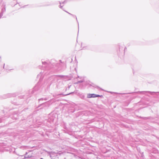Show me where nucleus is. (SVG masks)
<instances>
[{"label":"nucleus","instance_id":"1","mask_svg":"<svg viewBox=\"0 0 159 159\" xmlns=\"http://www.w3.org/2000/svg\"><path fill=\"white\" fill-rule=\"evenodd\" d=\"M45 71H43V73L41 72L37 76V77L39 79V81L38 83L35 85L34 88V90H36L38 87L39 85L40 84V82L42 80L43 77L44 75H47Z\"/></svg>","mask_w":159,"mask_h":159},{"label":"nucleus","instance_id":"2","mask_svg":"<svg viewBox=\"0 0 159 159\" xmlns=\"http://www.w3.org/2000/svg\"><path fill=\"white\" fill-rule=\"evenodd\" d=\"M6 11V8L5 7L2 8L1 10V12L0 14V18H1L3 15L4 12Z\"/></svg>","mask_w":159,"mask_h":159},{"label":"nucleus","instance_id":"3","mask_svg":"<svg viewBox=\"0 0 159 159\" xmlns=\"http://www.w3.org/2000/svg\"><path fill=\"white\" fill-rule=\"evenodd\" d=\"M139 93L141 94H146V93H148L150 94H151L152 95V94L154 93V92H151L150 91H141V92H139Z\"/></svg>","mask_w":159,"mask_h":159},{"label":"nucleus","instance_id":"4","mask_svg":"<svg viewBox=\"0 0 159 159\" xmlns=\"http://www.w3.org/2000/svg\"><path fill=\"white\" fill-rule=\"evenodd\" d=\"M88 98H95V94H88L87 95Z\"/></svg>","mask_w":159,"mask_h":159},{"label":"nucleus","instance_id":"5","mask_svg":"<svg viewBox=\"0 0 159 159\" xmlns=\"http://www.w3.org/2000/svg\"><path fill=\"white\" fill-rule=\"evenodd\" d=\"M42 63L43 65V66L44 67L45 66H47L48 65V63L46 61H42Z\"/></svg>","mask_w":159,"mask_h":159},{"label":"nucleus","instance_id":"6","mask_svg":"<svg viewBox=\"0 0 159 159\" xmlns=\"http://www.w3.org/2000/svg\"><path fill=\"white\" fill-rule=\"evenodd\" d=\"M80 98L82 99H84L85 97V95L83 93L79 94V95Z\"/></svg>","mask_w":159,"mask_h":159},{"label":"nucleus","instance_id":"7","mask_svg":"<svg viewBox=\"0 0 159 159\" xmlns=\"http://www.w3.org/2000/svg\"><path fill=\"white\" fill-rule=\"evenodd\" d=\"M84 81V80H80V81H77L75 83V84H79L80 83H82Z\"/></svg>","mask_w":159,"mask_h":159},{"label":"nucleus","instance_id":"8","mask_svg":"<svg viewBox=\"0 0 159 159\" xmlns=\"http://www.w3.org/2000/svg\"><path fill=\"white\" fill-rule=\"evenodd\" d=\"M56 77L60 78H62L64 77V76L63 75H56Z\"/></svg>","mask_w":159,"mask_h":159},{"label":"nucleus","instance_id":"9","mask_svg":"<svg viewBox=\"0 0 159 159\" xmlns=\"http://www.w3.org/2000/svg\"><path fill=\"white\" fill-rule=\"evenodd\" d=\"M66 11V12L67 13H68L69 14H70V15H71V16H74V17H75V16L74 15H72V14H71L68 12L67 11Z\"/></svg>","mask_w":159,"mask_h":159},{"label":"nucleus","instance_id":"10","mask_svg":"<svg viewBox=\"0 0 159 159\" xmlns=\"http://www.w3.org/2000/svg\"><path fill=\"white\" fill-rule=\"evenodd\" d=\"M102 95H97V94H95V98L97 97H102Z\"/></svg>","mask_w":159,"mask_h":159},{"label":"nucleus","instance_id":"11","mask_svg":"<svg viewBox=\"0 0 159 159\" xmlns=\"http://www.w3.org/2000/svg\"><path fill=\"white\" fill-rule=\"evenodd\" d=\"M31 157V156H25V158H27L28 157Z\"/></svg>","mask_w":159,"mask_h":159},{"label":"nucleus","instance_id":"12","mask_svg":"<svg viewBox=\"0 0 159 159\" xmlns=\"http://www.w3.org/2000/svg\"><path fill=\"white\" fill-rule=\"evenodd\" d=\"M44 100V99L43 98H40V99H39L38 100H39V101L40 100Z\"/></svg>","mask_w":159,"mask_h":159},{"label":"nucleus","instance_id":"13","mask_svg":"<svg viewBox=\"0 0 159 159\" xmlns=\"http://www.w3.org/2000/svg\"><path fill=\"white\" fill-rule=\"evenodd\" d=\"M67 2V0H65L63 2H62V3H66Z\"/></svg>","mask_w":159,"mask_h":159},{"label":"nucleus","instance_id":"14","mask_svg":"<svg viewBox=\"0 0 159 159\" xmlns=\"http://www.w3.org/2000/svg\"><path fill=\"white\" fill-rule=\"evenodd\" d=\"M63 6H61V5H60L59 6V7H60V8H61V9H62V7H63Z\"/></svg>","mask_w":159,"mask_h":159},{"label":"nucleus","instance_id":"15","mask_svg":"<svg viewBox=\"0 0 159 159\" xmlns=\"http://www.w3.org/2000/svg\"><path fill=\"white\" fill-rule=\"evenodd\" d=\"M73 17H74V18L75 17L76 18V20L78 22V21H77V17H76V16H75V17H74V16H73Z\"/></svg>","mask_w":159,"mask_h":159},{"label":"nucleus","instance_id":"16","mask_svg":"<svg viewBox=\"0 0 159 159\" xmlns=\"http://www.w3.org/2000/svg\"><path fill=\"white\" fill-rule=\"evenodd\" d=\"M44 100H47V98H45L44 99Z\"/></svg>","mask_w":159,"mask_h":159},{"label":"nucleus","instance_id":"17","mask_svg":"<svg viewBox=\"0 0 159 159\" xmlns=\"http://www.w3.org/2000/svg\"><path fill=\"white\" fill-rule=\"evenodd\" d=\"M70 86H71V85L68 86V87L69 89L70 88Z\"/></svg>","mask_w":159,"mask_h":159},{"label":"nucleus","instance_id":"18","mask_svg":"<svg viewBox=\"0 0 159 159\" xmlns=\"http://www.w3.org/2000/svg\"><path fill=\"white\" fill-rule=\"evenodd\" d=\"M27 154V152H26L25 153V155H26Z\"/></svg>","mask_w":159,"mask_h":159},{"label":"nucleus","instance_id":"19","mask_svg":"<svg viewBox=\"0 0 159 159\" xmlns=\"http://www.w3.org/2000/svg\"><path fill=\"white\" fill-rule=\"evenodd\" d=\"M40 159H43V158H41Z\"/></svg>","mask_w":159,"mask_h":159},{"label":"nucleus","instance_id":"20","mask_svg":"<svg viewBox=\"0 0 159 159\" xmlns=\"http://www.w3.org/2000/svg\"><path fill=\"white\" fill-rule=\"evenodd\" d=\"M43 103H42V104H41V105H43Z\"/></svg>","mask_w":159,"mask_h":159}]
</instances>
